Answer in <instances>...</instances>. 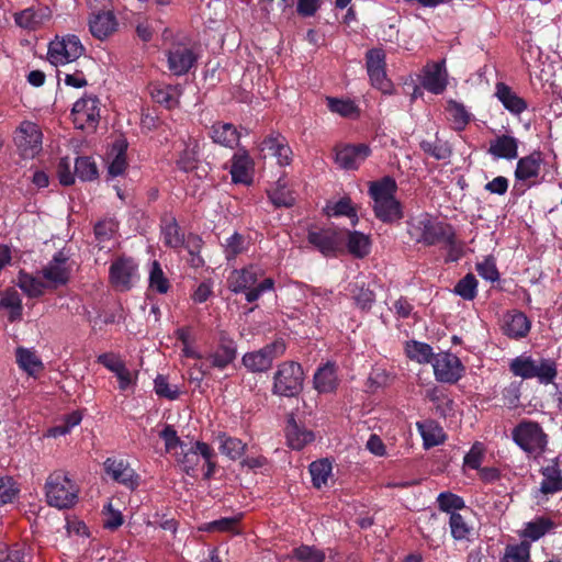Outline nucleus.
Here are the masks:
<instances>
[{"instance_id": "obj_53", "label": "nucleus", "mask_w": 562, "mask_h": 562, "mask_svg": "<svg viewBox=\"0 0 562 562\" xmlns=\"http://www.w3.org/2000/svg\"><path fill=\"white\" fill-rule=\"evenodd\" d=\"M331 472V464L327 460L314 461L310 465V473L312 475L313 485L321 488L326 484L327 479Z\"/></svg>"}, {"instance_id": "obj_41", "label": "nucleus", "mask_w": 562, "mask_h": 562, "mask_svg": "<svg viewBox=\"0 0 562 562\" xmlns=\"http://www.w3.org/2000/svg\"><path fill=\"white\" fill-rule=\"evenodd\" d=\"M9 310V321L14 323L22 317V301L15 290H8L0 299V310Z\"/></svg>"}, {"instance_id": "obj_22", "label": "nucleus", "mask_w": 562, "mask_h": 562, "mask_svg": "<svg viewBox=\"0 0 562 562\" xmlns=\"http://www.w3.org/2000/svg\"><path fill=\"white\" fill-rule=\"evenodd\" d=\"M52 16L48 7L27 8L14 14L16 25L22 29L34 31L41 27Z\"/></svg>"}, {"instance_id": "obj_4", "label": "nucleus", "mask_w": 562, "mask_h": 562, "mask_svg": "<svg viewBox=\"0 0 562 562\" xmlns=\"http://www.w3.org/2000/svg\"><path fill=\"white\" fill-rule=\"evenodd\" d=\"M304 373L300 363L285 361L279 364L273 376V393L294 397L303 390Z\"/></svg>"}, {"instance_id": "obj_58", "label": "nucleus", "mask_w": 562, "mask_h": 562, "mask_svg": "<svg viewBox=\"0 0 562 562\" xmlns=\"http://www.w3.org/2000/svg\"><path fill=\"white\" fill-rule=\"evenodd\" d=\"M246 250V239L239 233H234L225 244L226 259L231 260Z\"/></svg>"}, {"instance_id": "obj_13", "label": "nucleus", "mask_w": 562, "mask_h": 562, "mask_svg": "<svg viewBox=\"0 0 562 562\" xmlns=\"http://www.w3.org/2000/svg\"><path fill=\"white\" fill-rule=\"evenodd\" d=\"M308 243L317 248L324 256H336L342 250L345 241V232L331 228L310 232L307 236Z\"/></svg>"}, {"instance_id": "obj_1", "label": "nucleus", "mask_w": 562, "mask_h": 562, "mask_svg": "<svg viewBox=\"0 0 562 562\" xmlns=\"http://www.w3.org/2000/svg\"><path fill=\"white\" fill-rule=\"evenodd\" d=\"M396 182L391 177L370 183L369 194L372 198L375 216L384 223H393L403 218L402 205L395 198Z\"/></svg>"}, {"instance_id": "obj_48", "label": "nucleus", "mask_w": 562, "mask_h": 562, "mask_svg": "<svg viewBox=\"0 0 562 562\" xmlns=\"http://www.w3.org/2000/svg\"><path fill=\"white\" fill-rule=\"evenodd\" d=\"M75 175L82 181H91L98 178L95 162L87 156L77 157L75 161Z\"/></svg>"}, {"instance_id": "obj_47", "label": "nucleus", "mask_w": 562, "mask_h": 562, "mask_svg": "<svg viewBox=\"0 0 562 562\" xmlns=\"http://www.w3.org/2000/svg\"><path fill=\"white\" fill-rule=\"evenodd\" d=\"M535 364L536 360L531 357L519 356L512 360L509 370L514 375L520 376L521 379H533Z\"/></svg>"}, {"instance_id": "obj_55", "label": "nucleus", "mask_w": 562, "mask_h": 562, "mask_svg": "<svg viewBox=\"0 0 562 562\" xmlns=\"http://www.w3.org/2000/svg\"><path fill=\"white\" fill-rule=\"evenodd\" d=\"M477 281L472 273H468L454 286V292L464 300H473L476 296Z\"/></svg>"}, {"instance_id": "obj_30", "label": "nucleus", "mask_w": 562, "mask_h": 562, "mask_svg": "<svg viewBox=\"0 0 562 562\" xmlns=\"http://www.w3.org/2000/svg\"><path fill=\"white\" fill-rule=\"evenodd\" d=\"M151 99L166 109H172L179 103L180 90L178 86L151 83L148 87Z\"/></svg>"}, {"instance_id": "obj_51", "label": "nucleus", "mask_w": 562, "mask_h": 562, "mask_svg": "<svg viewBox=\"0 0 562 562\" xmlns=\"http://www.w3.org/2000/svg\"><path fill=\"white\" fill-rule=\"evenodd\" d=\"M291 558L299 562H324L326 555L314 546L302 544L292 551Z\"/></svg>"}, {"instance_id": "obj_18", "label": "nucleus", "mask_w": 562, "mask_h": 562, "mask_svg": "<svg viewBox=\"0 0 562 562\" xmlns=\"http://www.w3.org/2000/svg\"><path fill=\"white\" fill-rule=\"evenodd\" d=\"M236 355L235 341L226 333L222 331L217 348L203 357V362L207 364L209 369L216 368L223 370L236 359Z\"/></svg>"}, {"instance_id": "obj_24", "label": "nucleus", "mask_w": 562, "mask_h": 562, "mask_svg": "<svg viewBox=\"0 0 562 562\" xmlns=\"http://www.w3.org/2000/svg\"><path fill=\"white\" fill-rule=\"evenodd\" d=\"M543 162L542 153L532 151L530 155L521 157L517 161L515 178L519 181H528L539 176Z\"/></svg>"}, {"instance_id": "obj_5", "label": "nucleus", "mask_w": 562, "mask_h": 562, "mask_svg": "<svg viewBox=\"0 0 562 562\" xmlns=\"http://www.w3.org/2000/svg\"><path fill=\"white\" fill-rule=\"evenodd\" d=\"M514 441L527 453L539 456L547 447V435L537 422L522 420L513 429Z\"/></svg>"}, {"instance_id": "obj_42", "label": "nucleus", "mask_w": 562, "mask_h": 562, "mask_svg": "<svg viewBox=\"0 0 562 562\" xmlns=\"http://www.w3.org/2000/svg\"><path fill=\"white\" fill-rule=\"evenodd\" d=\"M217 440L220 441L221 452L232 460L240 458L247 447L240 439L229 437L226 434L218 435Z\"/></svg>"}, {"instance_id": "obj_31", "label": "nucleus", "mask_w": 562, "mask_h": 562, "mask_svg": "<svg viewBox=\"0 0 562 562\" xmlns=\"http://www.w3.org/2000/svg\"><path fill=\"white\" fill-rule=\"evenodd\" d=\"M104 470L114 481L126 486L133 487L136 483L134 481V471L123 460L117 461L108 458L104 461Z\"/></svg>"}, {"instance_id": "obj_59", "label": "nucleus", "mask_w": 562, "mask_h": 562, "mask_svg": "<svg viewBox=\"0 0 562 562\" xmlns=\"http://www.w3.org/2000/svg\"><path fill=\"white\" fill-rule=\"evenodd\" d=\"M449 525L451 529V535L456 540L465 539L470 533V528L468 527L464 518L459 513H451L449 518Z\"/></svg>"}, {"instance_id": "obj_64", "label": "nucleus", "mask_w": 562, "mask_h": 562, "mask_svg": "<svg viewBox=\"0 0 562 562\" xmlns=\"http://www.w3.org/2000/svg\"><path fill=\"white\" fill-rule=\"evenodd\" d=\"M476 271L482 278L492 282L499 278V273L493 258H485L482 262L477 263Z\"/></svg>"}, {"instance_id": "obj_50", "label": "nucleus", "mask_w": 562, "mask_h": 562, "mask_svg": "<svg viewBox=\"0 0 562 562\" xmlns=\"http://www.w3.org/2000/svg\"><path fill=\"white\" fill-rule=\"evenodd\" d=\"M149 288L159 294L167 293L170 288L168 278L165 276L160 263L156 260L151 263L149 272Z\"/></svg>"}, {"instance_id": "obj_61", "label": "nucleus", "mask_w": 562, "mask_h": 562, "mask_svg": "<svg viewBox=\"0 0 562 562\" xmlns=\"http://www.w3.org/2000/svg\"><path fill=\"white\" fill-rule=\"evenodd\" d=\"M155 392L159 397L167 400H176L179 396V390L176 385H170L168 379L165 375H157L155 379Z\"/></svg>"}, {"instance_id": "obj_19", "label": "nucleus", "mask_w": 562, "mask_h": 562, "mask_svg": "<svg viewBox=\"0 0 562 562\" xmlns=\"http://www.w3.org/2000/svg\"><path fill=\"white\" fill-rule=\"evenodd\" d=\"M261 153L268 154L278 159L280 166H286L291 161L292 150L288 145L285 137L279 133L268 135L259 145Z\"/></svg>"}, {"instance_id": "obj_27", "label": "nucleus", "mask_w": 562, "mask_h": 562, "mask_svg": "<svg viewBox=\"0 0 562 562\" xmlns=\"http://www.w3.org/2000/svg\"><path fill=\"white\" fill-rule=\"evenodd\" d=\"M488 154L495 158L513 160L518 157V139L510 135H501L491 140Z\"/></svg>"}, {"instance_id": "obj_28", "label": "nucleus", "mask_w": 562, "mask_h": 562, "mask_svg": "<svg viewBox=\"0 0 562 562\" xmlns=\"http://www.w3.org/2000/svg\"><path fill=\"white\" fill-rule=\"evenodd\" d=\"M495 95L504 108L513 114H520L527 109V102L504 82H497Z\"/></svg>"}, {"instance_id": "obj_25", "label": "nucleus", "mask_w": 562, "mask_h": 562, "mask_svg": "<svg viewBox=\"0 0 562 562\" xmlns=\"http://www.w3.org/2000/svg\"><path fill=\"white\" fill-rule=\"evenodd\" d=\"M210 137L214 143L233 149L238 146L240 134L232 123L215 122L210 128Z\"/></svg>"}, {"instance_id": "obj_49", "label": "nucleus", "mask_w": 562, "mask_h": 562, "mask_svg": "<svg viewBox=\"0 0 562 562\" xmlns=\"http://www.w3.org/2000/svg\"><path fill=\"white\" fill-rule=\"evenodd\" d=\"M18 285L30 297L41 296L45 286L42 281L23 271L19 273Z\"/></svg>"}, {"instance_id": "obj_26", "label": "nucleus", "mask_w": 562, "mask_h": 562, "mask_svg": "<svg viewBox=\"0 0 562 562\" xmlns=\"http://www.w3.org/2000/svg\"><path fill=\"white\" fill-rule=\"evenodd\" d=\"M285 436L289 447L295 450L303 449L315 439L313 431L299 426L293 414L288 416Z\"/></svg>"}, {"instance_id": "obj_16", "label": "nucleus", "mask_w": 562, "mask_h": 562, "mask_svg": "<svg viewBox=\"0 0 562 562\" xmlns=\"http://www.w3.org/2000/svg\"><path fill=\"white\" fill-rule=\"evenodd\" d=\"M137 271V265L132 258L119 257L110 267V283L119 291H128L132 288V280Z\"/></svg>"}, {"instance_id": "obj_60", "label": "nucleus", "mask_w": 562, "mask_h": 562, "mask_svg": "<svg viewBox=\"0 0 562 562\" xmlns=\"http://www.w3.org/2000/svg\"><path fill=\"white\" fill-rule=\"evenodd\" d=\"M160 438L165 441L167 452H177L176 449L181 450L187 447L177 435L176 429L171 425H166L159 434Z\"/></svg>"}, {"instance_id": "obj_57", "label": "nucleus", "mask_w": 562, "mask_h": 562, "mask_svg": "<svg viewBox=\"0 0 562 562\" xmlns=\"http://www.w3.org/2000/svg\"><path fill=\"white\" fill-rule=\"evenodd\" d=\"M437 503L438 507L446 513H450L452 509H462L465 506L462 497L450 492L440 493L437 497Z\"/></svg>"}, {"instance_id": "obj_11", "label": "nucleus", "mask_w": 562, "mask_h": 562, "mask_svg": "<svg viewBox=\"0 0 562 562\" xmlns=\"http://www.w3.org/2000/svg\"><path fill=\"white\" fill-rule=\"evenodd\" d=\"M336 164L345 170H357L361 164L371 155L369 145L339 144L334 148Z\"/></svg>"}, {"instance_id": "obj_14", "label": "nucleus", "mask_w": 562, "mask_h": 562, "mask_svg": "<svg viewBox=\"0 0 562 562\" xmlns=\"http://www.w3.org/2000/svg\"><path fill=\"white\" fill-rule=\"evenodd\" d=\"M434 373L439 382L456 383L462 375L460 359L449 352H441L434 357Z\"/></svg>"}, {"instance_id": "obj_32", "label": "nucleus", "mask_w": 562, "mask_h": 562, "mask_svg": "<svg viewBox=\"0 0 562 562\" xmlns=\"http://www.w3.org/2000/svg\"><path fill=\"white\" fill-rule=\"evenodd\" d=\"M543 480L540 484V492L544 495L554 494L562 491V472L557 459L552 464L541 469Z\"/></svg>"}, {"instance_id": "obj_37", "label": "nucleus", "mask_w": 562, "mask_h": 562, "mask_svg": "<svg viewBox=\"0 0 562 562\" xmlns=\"http://www.w3.org/2000/svg\"><path fill=\"white\" fill-rule=\"evenodd\" d=\"M419 146L426 155L435 158L436 160H447L452 155L451 146L447 140L439 138L438 133H436L434 140L424 139L419 143Z\"/></svg>"}, {"instance_id": "obj_56", "label": "nucleus", "mask_w": 562, "mask_h": 562, "mask_svg": "<svg viewBox=\"0 0 562 562\" xmlns=\"http://www.w3.org/2000/svg\"><path fill=\"white\" fill-rule=\"evenodd\" d=\"M202 239L196 235H190L187 239V249L190 255L189 263L193 268H200L204 265V260L200 255L202 248Z\"/></svg>"}, {"instance_id": "obj_34", "label": "nucleus", "mask_w": 562, "mask_h": 562, "mask_svg": "<svg viewBox=\"0 0 562 562\" xmlns=\"http://www.w3.org/2000/svg\"><path fill=\"white\" fill-rule=\"evenodd\" d=\"M336 367L327 362L314 374V386L319 393H330L337 387Z\"/></svg>"}, {"instance_id": "obj_44", "label": "nucleus", "mask_w": 562, "mask_h": 562, "mask_svg": "<svg viewBox=\"0 0 562 562\" xmlns=\"http://www.w3.org/2000/svg\"><path fill=\"white\" fill-rule=\"evenodd\" d=\"M406 356L418 363H428L435 357L432 348L425 342L411 340L405 346Z\"/></svg>"}, {"instance_id": "obj_10", "label": "nucleus", "mask_w": 562, "mask_h": 562, "mask_svg": "<svg viewBox=\"0 0 562 562\" xmlns=\"http://www.w3.org/2000/svg\"><path fill=\"white\" fill-rule=\"evenodd\" d=\"M42 132L30 121H23L14 132V143L23 157L33 158L42 149Z\"/></svg>"}, {"instance_id": "obj_45", "label": "nucleus", "mask_w": 562, "mask_h": 562, "mask_svg": "<svg viewBox=\"0 0 562 562\" xmlns=\"http://www.w3.org/2000/svg\"><path fill=\"white\" fill-rule=\"evenodd\" d=\"M326 102L331 112L342 117L353 119L359 116V109L351 100L327 97Z\"/></svg>"}, {"instance_id": "obj_43", "label": "nucleus", "mask_w": 562, "mask_h": 562, "mask_svg": "<svg viewBox=\"0 0 562 562\" xmlns=\"http://www.w3.org/2000/svg\"><path fill=\"white\" fill-rule=\"evenodd\" d=\"M446 110L450 115V120L452 121L453 128L456 131H463L471 121V114L467 111L465 106L460 102H457L454 100L448 101Z\"/></svg>"}, {"instance_id": "obj_39", "label": "nucleus", "mask_w": 562, "mask_h": 562, "mask_svg": "<svg viewBox=\"0 0 562 562\" xmlns=\"http://www.w3.org/2000/svg\"><path fill=\"white\" fill-rule=\"evenodd\" d=\"M268 196L276 207H291L295 203L293 192L282 180H279L274 188L268 190Z\"/></svg>"}, {"instance_id": "obj_52", "label": "nucleus", "mask_w": 562, "mask_h": 562, "mask_svg": "<svg viewBox=\"0 0 562 562\" xmlns=\"http://www.w3.org/2000/svg\"><path fill=\"white\" fill-rule=\"evenodd\" d=\"M533 373L541 383L549 384L557 376V363L552 359L542 358L536 361Z\"/></svg>"}, {"instance_id": "obj_15", "label": "nucleus", "mask_w": 562, "mask_h": 562, "mask_svg": "<svg viewBox=\"0 0 562 562\" xmlns=\"http://www.w3.org/2000/svg\"><path fill=\"white\" fill-rule=\"evenodd\" d=\"M68 260L69 256L60 250L54 255L47 266L43 267L42 276L50 288L57 289L68 283L70 278Z\"/></svg>"}, {"instance_id": "obj_29", "label": "nucleus", "mask_w": 562, "mask_h": 562, "mask_svg": "<svg viewBox=\"0 0 562 562\" xmlns=\"http://www.w3.org/2000/svg\"><path fill=\"white\" fill-rule=\"evenodd\" d=\"M127 143L125 139H117L113 143L108 153V172L112 177L121 176L127 167L126 161Z\"/></svg>"}, {"instance_id": "obj_40", "label": "nucleus", "mask_w": 562, "mask_h": 562, "mask_svg": "<svg viewBox=\"0 0 562 562\" xmlns=\"http://www.w3.org/2000/svg\"><path fill=\"white\" fill-rule=\"evenodd\" d=\"M418 428L420 430L425 448L429 449L445 441L446 435L442 428L439 427L435 422H425L424 424H418Z\"/></svg>"}, {"instance_id": "obj_8", "label": "nucleus", "mask_w": 562, "mask_h": 562, "mask_svg": "<svg viewBox=\"0 0 562 562\" xmlns=\"http://www.w3.org/2000/svg\"><path fill=\"white\" fill-rule=\"evenodd\" d=\"M422 233L417 239L426 246L437 244L447 245L451 251L457 247V236L453 227L443 222H434L430 220L420 221Z\"/></svg>"}, {"instance_id": "obj_6", "label": "nucleus", "mask_w": 562, "mask_h": 562, "mask_svg": "<svg viewBox=\"0 0 562 562\" xmlns=\"http://www.w3.org/2000/svg\"><path fill=\"white\" fill-rule=\"evenodd\" d=\"M85 53V47L76 35L56 36L48 46V59L57 65H65L78 59Z\"/></svg>"}, {"instance_id": "obj_21", "label": "nucleus", "mask_w": 562, "mask_h": 562, "mask_svg": "<svg viewBox=\"0 0 562 562\" xmlns=\"http://www.w3.org/2000/svg\"><path fill=\"white\" fill-rule=\"evenodd\" d=\"M89 27L91 34L102 41L116 31L117 21L112 11H99L91 14Z\"/></svg>"}, {"instance_id": "obj_63", "label": "nucleus", "mask_w": 562, "mask_h": 562, "mask_svg": "<svg viewBox=\"0 0 562 562\" xmlns=\"http://www.w3.org/2000/svg\"><path fill=\"white\" fill-rule=\"evenodd\" d=\"M529 547L527 544H519L509 547L506 550L503 562H528Z\"/></svg>"}, {"instance_id": "obj_46", "label": "nucleus", "mask_w": 562, "mask_h": 562, "mask_svg": "<svg viewBox=\"0 0 562 562\" xmlns=\"http://www.w3.org/2000/svg\"><path fill=\"white\" fill-rule=\"evenodd\" d=\"M177 461L182 465L183 471L188 475H194L195 469L200 463V451L196 449V443L187 450L183 448L180 453L175 452Z\"/></svg>"}, {"instance_id": "obj_3", "label": "nucleus", "mask_w": 562, "mask_h": 562, "mask_svg": "<svg viewBox=\"0 0 562 562\" xmlns=\"http://www.w3.org/2000/svg\"><path fill=\"white\" fill-rule=\"evenodd\" d=\"M79 487L63 470L52 472L46 479L45 496L49 506L69 509L78 502Z\"/></svg>"}, {"instance_id": "obj_38", "label": "nucleus", "mask_w": 562, "mask_h": 562, "mask_svg": "<svg viewBox=\"0 0 562 562\" xmlns=\"http://www.w3.org/2000/svg\"><path fill=\"white\" fill-rule=\"evenodd\" d=\"M554 528L555 522L551 518L540 516L526 524L522 537L531 541H537Z\"/></svg>"}, {"instance_id": "obj_7", "label": "nucleus", "mask_w": 562, "mask_h": 562, "mask_svg": "<svg viewBox=\"0 0 562 562\" xmlns=\"http://www.w3.org/2000/svg\"><path fill=\"white\" fill-rule=\"evenodd\" d=\"M285 349L284 340L276 339L257 351L245 353L243 363L252 372H265L272 367L274 359L284 353Z\"/></svg>"}, {"instance_id": "obj_23", "label": "nucleus", "mask_w": 562, "mask_h": 562, "mask_svg": "<svg viewBox=\"0 0 562 562\" xmlns=\"http://www.w3.org/2000/svg\"><path fill=\"white\" fill-rule=\"evenodd\" d=\"M252 160L246 149H240L232 158L231 176L235 183L249 184L252 181Z\"/></svg>"}, {"instance_id": "obj_9", "label": "nucleus", "mask_w": 562, "mask_h": 562, "mask_svg": "<svg viewBox=\"0 0 562 562\" xmlns=\"http://www.w3.org/2000/svg\"><path fill=\"white\" fill-rule=\"evenodd\" d=\"M366 67L371 85L383 93L392 92V82L386 77L385 52L382 48H371L366 54Z\"/></svg>"}, {"instance_id": "obj_17", "label": "nucleus", "mask_w": 562, "mask_h": 562, "mask_svg": "<svg viewBox=\"0 0 562 562\" xmlns=\"http://www.w3.org/2000/svg\"><path fill=\"white\" fill-rule=\"evenodd\" d=\"M169 70L176 76H182L190 71L198 60L196 54L184 44H173L167 54Z\"/></svg>"}, {"instance_id": "obj_54", "label": "nucleus", "mask_w": 562, "mask_h": 562, "mask_svg": "<svg viewBox=\"0 0 562 562\" xmlns=\"http://www.w3.org/2000/svg\"><path fill=\"white\" fill-rule=\"evenodd\" d=\"M164 241L167 246L178 248L183 245L184 238L175 217L162 227Z\"/></svg>"}, {"instance_id": "obj_33", "label": "nucleus", "mask_w": 562, "mask_h": 562, "mask_svg": "<svg viewBox=\"0 0 562 562\" xmlns=\"http://www.w3.org/2000/svg\"><path fill=\"white\" fill-rule=\"evenodd\" d=\"M503 329L509 338H524L530 330V321L524 313L516 312L507 315Z\"/></svg>"}, {"instance_id": "obj_2", "label": "nucleus", "mask_w": 562, "mask_h": 562, "mask_svg": "<svg viewBox=\"0 0 562 562\" xmlns=\"http://www.w3.org/2000/svg\"><path fill=\"white\" fill-rule=\"evenodd\" d=\"M262 271L257 266H248L240 270H234L227 279L228 289L234 293L244 292L249 303L257 301L262 293L270 291L274 286L271 278H266L257 284L258 277Z\"/></svg>"}, {"instance_id": "obj_62", "label": "nucleus", "mask_w": 562, "mask_h": 562, "mask_svg": "<svg viewBox=\"0 0 562 562\" xmlns=\"http://www.w3.org/2000/svg\"><path fill=\"white\" fill-rule=\"evenodd\" d=\"M239 517H225L214 521L209 522L204 530L206 531H231L238 533L237 525L239 522Z\"/></svg>"}, {"instance_id": "obj_36", "label": "nucleus", "mask_w": 562, "mask_h": 562, "mask_svg": "<svg viewBox=\"0 0 562 562\" xmlns=\"http://www.w3.org/2000/svg\"><path fill=\"white\" fill-rule=\"evenodd\" d=\"M15 358L19 367L31 376H35L44 369L42 360L32 349L18 347L15 350Z\"/></svg>"}, {"instance_id": "obj_12", "label": "nucleus", "mask_w": 562, "mask_h": 562, "mask_svg": "<svg viewBox=\"0 0 562 562\" xmlns=\"http://www.w3.org/2000/svg\"><path fill=\"white\" fill-rule=\"evenodd\" d=\"M71 115L77 128L94 130L100 120L99 100L97 97H83L75 102Z\"/></svg>"}, {"instance_id": "obj_20", "label": "nucleus", "mask_w": 562, "mask_h": 562, "mask_svg": "<svg viewBox=\"0 0 562 562\" xmlns=\"http://www.w3.org/2000/svg\"><path fill=\"white\" fill-rule=\"evenodd\" d=\"M422 86L431 93L439 94L447 87L445 60L430 63L424 67Z\"/></svg>"}, {"instance_id": "obj_35", "label": "nucleus", "mask_w": 562, "mask_h": 562, "mask_svg": "<svg viewBox=\"0 0 562 562\" xmlns=\"http://www.w3.org/2000/svg\"><path fill=\"white\" fill-rule=\"evenodd\" d=\"M347 235V249L348 252L355 258L362 259L370 254L371 239L370 236L361 232H346Z\"/></svg>"}]
</instances>
